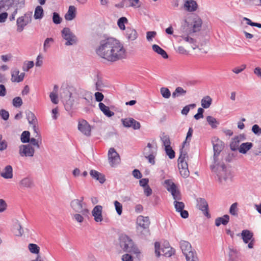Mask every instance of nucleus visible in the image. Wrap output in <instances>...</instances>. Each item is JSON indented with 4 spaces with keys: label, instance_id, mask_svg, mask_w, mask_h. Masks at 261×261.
<instances>
[{
    "label": "nucleus",
    "instance_id": "obj_39",
    "mask_svg": "<svg viewBox=\"0 0 261 261\" xmlns=\"http://www.w3.org/2000/svg\"><path fill=\"white\" fill-rule=\"evenodd\" d=\"M161 139L165 148L171 146L170 138L168 135H166L164 133L161 137Z\"/></svg>",
    "mask_w": 261,
    "mask_h": 261
},
{
    "label": "nucleus",
    "instance_id": "obj_42",
    "mask_svg": "<svg viewBox=\"0 0 261 261\" xmlns=\"http://www.w3.org/2000/svg\"><path fill=\"white\" fill-rule=\"evenodd\" d=\"M43 10L41 6H37L35 10L34 17L35 19H41L43 17Z\"/></svg>",
    "mask_w": 261,
    "mask_h": 261
},
{
    "label": "nucleus",
    "instance_id": "obj_57",
    "mask_svg": "<svg viewBox=\"0 0 261 261\" xmlns=\"http://www.w3.org/2000/svg\"><path fill=\"white\" fill-rule=\"evenodd\" d=\"M16 230L14 233L17 236H21L23 233V230L19 223H17L15 225Z\"/></svg>",
    "mask_w": 261,
    "mask_h": 261
},
{
    "label": "nucleus",
    "instance_id": "obj_38",
    "mask_svg": "<svg viewBox=\"0 0 261 261\" xmlns=\"http://www.w3.org/2000/svg\"><path fill=\"white\" fill-rule=\"evenodd\" d=\"M187 261H198L196 252L192 250L185 254Z\"/></svg>",
    "mask_w": 261,
    "mask_h": 261
},
{
    "label": "nucleus",
    "instance_id": "obj_20",
    "mask_svg": "<svg viewBox=\"0 0 261 261\" xmlns=\"http://www.w3.org/2000/svg\"><path fill=\"white\" fill-rule=\"evenodd\" d=\"M198 5L194 0H185L184 8L188 12H194L197 9Z\"/></svg>",
    "mask_w": 261,
    "mask_h": 261
},
{
    "label": "nucleus",
    "instance_id": "obj_28",
    "mask_svg": "<svg viewBox=\"0 0 261 261\" xmlns=\"http://www.w3.org/2000/svg\"><path fill=\"white\" fill-rule=\"evenodd\" d=\"M128 23V20L125 17L119 18L117 22V25L121 31H125L126 28L125 25Z\"/></svg>",
    "mask_w": 261,
    "mask_h": 261
},
{
    "label": "nucleus",
    "instance_id": "obj_46",
    "mask_svg": "<svg viewBox=\"0 0 261 261\" xmlns=\"http://www.w3.org/2000/svg\"><path fill=\"white\" fill-rule=\"evenodd\" d=\"M193 130L192 128L190 127L189 128L188 132L187 134L186 138L185 141L182 143V147H184L188 143V144H189V143L191 140V138L192 136Z\"/></svg>",
    "mask_w": 261,
    "mask_h": 261
},
{
    "label": "nucleus",
    "instance_id": "obj_16",
    "mask_svg": "<svg viewBox=\"0 0 261 261\" xmlns=\"http://www.w3.org/2000/svg\"><path fill=\"white\" fill-rule=\"evenodd\" d=\"M25 75L24 72L19 74V70L16 68H13L11 70V81L12 82L19 83L23 80Z\"/></svg>",
    "mask_w": 261,
    "mask_h": 261
},
{
    "label": "nucleus",
    "instance_id": "obj_5",
    "mask_svg": "<svg viewBox=\"0 0 261 261\" xmlns=\"http://www.w3.org/2000/svg\"><path fill=\"white\" fill-rule=\"evenodd\" d=\"M83 202V198H81L80 199H73L70 202V206L73 212L83 215H88L89 211Z\"/></svg>",
    "mask_w": 261,
    "mask_h": 261
},
{
    "label": "nucleus",
    "instance_id": "obj_59",
    "mask_svg": "<svg viewBox=\"0 0 261 261\" xmlns=\"http://www.w3.org/2000/svg\"><path fill=\"white\" fill-rule=\"evenodd\" d=\"M174 201L180 200L181 199V196L180 192L177 189V188L175 189L173 193H171Z\"/></svg>",
    "mask_w": 261,
    "mask_h": 261
},
{
    "label": "nucleus",
    "instance_id": "obj_36",
    "mask_svg": "<svg viewBox=\"0 0 261 261\" xmlns=\"http://www.w3.org/2000/svg\"><path fill=\"white\" fill-rule=\"evenodd\" d=\"M106 84L101 78L97 77V80L95 83V89L98 91H102L103 89L107 87Z\"/></svg>",
    "mask_w": 261,
    "mask_h": 261
},
{
    "label": "nucleus",
    "instance_id": "obj_14",
    "mask_svg": "<svg viewBox=\"0 0 261 261\" xmlns=\"http://www.w3.org/2000/svg\"><path fill=\"white\" fill-rule=\"evenodd\" d=\"M102 207L101 205H97L95 206L92 211V215L95 222H101L103 220L102 216Z\"/></svg>",
    "mask_w": 261,
    "mask_h": 261
},
{
    "label": "nucleus",
    "instance_id": "obj_64",
    "mask_svg": "<svg viewBox=\"0 0 261 261\" xmlns=\"http://www.w3.org/2000/svg\"><path fill=\"white\" fill-rule=\"evenodd\" d=\"M252 131L256 135L259 136L261 135V128H260L257 124H254L252 126Z\"/></svg>",
    "mask_w": 261,
    "mask_h": 261
},
{
    "label": "nucleus",
    "instance_id": "obj_25",
    "mask_svg": "<svg viewBox=\"0 0 261 261\" xmlns=\"http://www.w3.org/2000/svg\"><path fill=\"white\" fill-rule=\"evenodd\" d=\"M2 177L5 179H11L13 177V169L11 166L7 165L5 167L4 171L1 173Z\"/></svg>",
    "mask_w": 261,
    "mask_h": 261
},
{
    "label": "nucleus",
    "instance_id": "obj_60",
    "mask_svg": "<svg viewBox=\"0 0 261 261\" xmlns=\"http://www.w3.org/2000/svg\"><path fill=\"white\" fill-rule=\"evenodd\" d=\"M156 35L155 31H148L146 33V39L148 41H152L153 38Z\"/></svg>",
    "mask_w": 261,
    "mask_h": 261
},
{
    "label": "nucleus",
    "instance_id": "obj_12",
    "mask_svg": "<svg viewBox=\"0 0 261 261\" xmlns=\"http://www.w3.org/2000/svg\"><path fill=\"white\" fill-rule=\"evenodd\" d=\"M27 119L28 120L29 124L32 125L34 132L36 134V137L39 135L37 132V124L38 123L37 119L35 114L31 111H28L26 112Z\"/></svg>",
    "mask_w": 261,
    "mask_h": 261
},
{
    "label": "nucleus",
    "instance_id": "obj_35",
    "mask_svg": "<svg viewBox=\"0 0 261 261\" xmlns=\"http://www.w3.org/2000/svg\"><path fill=\"white\" fill-rule=\"evenodd\" d=\"M181 39L180 40V41H181V40H182L186 42H187L191 44V47L193 49H195L197 48H198V46L196 44V41L193 38L189 37V36H186V35L181 36Z\"/></svg>",
    "mask_w": 261,
    "mask_h": 261
},
{
    "label": "nucleus",
    "instance_id": "obj_3",
    "mask_svg": "<svg viewBox=\"0 0 261 261\" xmlns=\"http://www.w3.org/2000/svg\"><path fill=\"white\" fill-rule=\"evenodd\" d=\"M61 36L66 41L65 44L66 46L73 45L77 42L76 36L69 28H64L62 29Z\"/></svg>",
    "mask_w": 261,
    "mask_h": 261
},
{
    "label": "nucleus",
    "instance_id": "obj_43",
    "mask_svg": "<svg viewBox=\"0 0 261 261\" xmlns=\"http://www.w3.org/2000/svg\"><path fill=\"white\" fill-rule=\"evenodd\" d=\"M54 42V40L53 38H46L43 44V51L44 52H46L47 50L51 46V44H53Z\"/></svg>",
    "mask_w": 261,
    "mask_h": 261
},
{
    "label": "nucleus",
    "instance_id": "obj_29",
    "mask_svg": "<svg viewBox=\"0 0 261 261\" xmlns=\"http://www.w3.org/2000/svg\"><path fill=\"white\" fill-rule=\"evenodd\" d=\"M152 48L154 52L160 55L164 59H167L168 58L167 53L158 45L153 44L152 46Z\"/></svg>",
    "mask_w": 261,
    "mask_h": 261
},
{
    "label": "nucleus",
    "instance_id": "obj_4",
    "mask_svg": "<svg viewBox=\"0 0 261 261\" xmlns=\"http://www.w3.org/2000/svg\"><path fill=\"white\" fill-rule=\"evenodd\" d=\"M137 224L138 225L137 230L142 232L144 235L149 234V226L150 224L149 219L148 217L139 216L137 219Z\"/></svg>",
    "mask_w": 261,
    "mask_h": 261
},
{
    "label": "nucleus",
    "instance_id": "obj_21",
    "mask_svg": "<svg viewBox=\"0 0 261 261\" xmlns=\"http://www.w3.org/2000/svg\"><path fill=\"white\" fill-rule=\"evenodd\" d=\"M241 236L244 243L247 244L249 242L253 239V233L250 230L245 229L242 230L241 233L237 234L238 236Z\"/></svg>",
    "mask_w": 261,
    "mask_h": 261
},
{
    "label": "nucleus",
    "instance_id": "obj_61",
    "mask_svg": "<svg viewBox=\"0 0 261 261\" xmlns=\"http://www.w3.org/2000/svg\"><path fill=\"white\" fill-rule=\"evenodd\" d=\"M246 68L245 64H242L240 67H234L232 69V71L236 74H239L242 72Z\"/></svg>",
    "mask_w": 261,
    "mask_h": 261
},
{
    "label": "nucleus",
    "instance_id": "obj_51",
    "mask_svg": "<svg viewBox=\"0 0 261 261\" xmlns=\"http://www.w3.org/2000/svg\"><path fill=\"white\" fill-rule=\"evenodd\" d=\"M30 251L34 254H38L39 252V247L35 244H30L28 246Z\"/></svg>",
    "mask_w": 261,
    "mask_h": 261
},
{
    "label": "nucleus",
    "instance_id": "obj_17",
    "mask_svg": "<svg viewBox=\"0 0 261 261\" xmlns=\"http://www.w3.org/2000/svg\"><path fill=\"white\" fill-rule=\"evenodd\" d=\"M197 201L198 208L203 212L204 216L208 217L210 215L208 212V203L203 198H199L197 199Z\"/></svg>",
    "mask_w": 261,
    "mask_h": 261
},
{
    "label": "nucleus",
    "instance_id": "obj_27",
    "mask_svg": "<svg viewBox=\"0 0 261 261\" xmlns=\"http://www.w3.org/2000/svg\"><path fill=\"white\" fill-rule=\"evenodd\" d=\"M253 146L251 142H246L242 143L238 148L239 151L241 153L246 154Z\"/></svg>",
    "mask_w": 261,
    "mask_h": 261
},
{
    "label": "nucleus",
    "instance_id": "obj_44",
    "mask_svg": "<svg viewBox=\"0 0 261 261\" xmlns=\"http://www.w3.org/2000/svg\"><path fill=\"white\" fill-rule=\"evenodd\" d=\"M11 2V5L17 8H21L24 6L25 0H9Z\"/></svg>",
    "mask_w": 261,
    "mask_h": 261
},
{
    "label": "nucleus",
    "instance_id": "obj_48",
    "mask_svg": "<svg viewBox=\"0 0 261 261\" xmlns=\"http://www.w3.org/2000/svg\"><path fill=\"white\" fill-rule=\"evenodd\" d=\"M240 141L234 137L230 144V148L231 150L236 151L239 148Z\"/></svg>",
    "mask_w": 261,
    "mask_h": 261
},
{
    "label": "nucleus",
    "instance_id": "obj_56",
    "mask_svg": "<svg viewBox=\"0 0 261 261\" xmlns=\"http://www.w3.org/2000/svg\"><path fill=\"white\" fill-rule=\"evenodd\" d=\"M133 118H127L125 119H122L121 121L124 127H131V124L133 122Z\"/></svg>",
    "mask_w": 261,
    "mask_h": 261
},
{
    "label": "nucleus",
    "instance_id": "obj_13",
    "mask_svg": "<svg viewBox=\"0 0 261 261\" xmlns=\"http://www.w3.org/2000/svg\"><path fill=\"white\" fill-rule=\"evenodd\" d=\"M157 144L154 141L151 143H148L147 146L144 148L143 154L144 156L150 154H156Z\"/></svg>",
    "mask_w": 261,
    "mask_h": 261
},
{
    "label": "nucleus",
    "instance_id": "obj_62",
    "mask_svg": "<svg viewBox=\"0 0 261 261\" xmlns=\"http://www.w3.org/2000/svg\"><path fill=\"white\" fill-rule=\"evenodd\" d=\"M49 97L51 101L54 104H57L59 102L57 93L52 92L49 94Z\"/></svg>",
    "mask_w": 261,
    "mask_h": 261
},
{
    "label": "nucleus",
    "instance_id": "obj_10",
    "mask_svg": "<svg viewBox=\"0 0 261 261\" xmlns=\"http://www.w3.org/2000/svg\"><path fill=\"white\" fill-rule=\"evenodd\" d=\"M77 127L78 129L84 135L87 137L91 135V126L86 120L84 119L80 120Z\"/></svg>",
    "mask_w": 261,
    "mask_h": 261
},
{
    "label": "nucleus",
    "instance_id": "obj_26",
    "mask_svg": "<svg viewBox=\"0 0 261 261\" xmlns=\"http://www.w3.org/2000/svg\"><path fill=\"white\" fill-rule=\"evenodd\" d=\"M99 108L100 111L108 117H112L114 114V112L110 111L109 107L106 106L103 103L100 102L98 104Z\"/></svg>",
    "mask_w": 261,
    "mask_h": 261
},
{
    "label": "nucleus",
    "instance_id": "obj_31",
    "mask_svg": "<svg viewBox=\"0 0 261 261\" xmlns=\"http://www.w3.org/2000/svg\"><path fill=\"white\" fill-rule=\"evenodd\" d=\"M180 245L181 249L184 255L192 250L191 244L187 241H181L180 242Z\"/></svg>",
    "mask_w": 261,
    "mask_h": 261
},
{
    "label": "nucleus",
    "instance_id": "obj_45",
    "mask_svg": "<svg viewBox=\"0 0 261 261\" xmlns=\"http://www.w3.org/2000/svg\"><path fill=\"white\" fill-rule=\"evenodd\" d=\"M88 215L76 213L72 215V218L77 222L81 223L84 221V217H87Z\"/></svg>",
    "mask_w": 261,
    "mask_h": 261
},
{
    "label": "nucleus",
    "instance_id": "obj_52",
    "mask_svg": "<svg viewBox=\"0 0 261 261\" xmlns=\"http://www.w3.org/2000/svg\"><path fill=\"white\" fill-rule=\"evenodd\" d=\"M238 203L237 202L233 203L230 207L229 213L231 215L237 216H238Z\"/></svg>",
    "mask_w": 261,
    "mask_h": 261
},
{
    "label": "nucleus",
    "instance_id": "obj_58",
    "mask_svg": "<svg viewBox=\"0 0 261 261\" xmlns=\"http://www.w3.org/2000/svg\"><path fill=\"white\" fill-rule=\"evenodd\" d=\"M195 107H196V104H195V103L190 104L189 105H187V106H185V107H184V108L181 110V114L182 115H187L188 114V113H189L190 108H191L192 109H193Z\"/></svg>",
    "mask_w": 261,
    "mask_h": 261
},
{
    "label": "nucleus",
    "instance_id": "obj_40",
    "mask_svg": "<svg viewBox=\"0 0 261 261\" xmlns=\"http://www.w3.org/2000/svg\"><path fill=\"white\" fill-rule=\"evenodd\" d=\"M206 120L208 123L213 128H216L217 125L219 124V122L216 120V119L211 116H208L206 117Z\"/></svg>",
    "mask_w": 261,
    "mask_h": 261
},
{
    "label": "nucleus",
    "instance_id": "obj_30",
    "mask_svg": "<svg viewBox=\"0 0 261 261\" xmlns=\"http://www.w3.org/2000/svg\"><path fill=\"white\" fill-rule=\"evenodd\" d=\"M229 220V216L228 215H225L222 217L217 218L215 220V225L217 226H219L221 224L225 225L228 223Z\"/></svg>",
    "mask_w": 261,
    "mask_h": 261
},
{
    "label": "nucleus",
    "instance_id": "obj_8",
    "mask_svg": "<svg viewBox=\"0 0 261 261\" xmlns=\"http://www.w3.org/2000/svg\"><path fill=\"white\" fill-rule=\"evenodd\" d=\"M32 21L31 14H25L23 16L19 17L17 18V31L21 32L24 29V28Z\"/></svg>",
    "mask_w": 261,
    "mask_h": 261
},
{
    "label": "nucleus",
    "instance_id": "obj_33",
    "mask_svg": "<svg viewBox=\"0 0 261 261\" xmlns=\"http://www.w3.org/2000/svg\"><path fill=\"white\" fill-rule=\"evenodd\" d=\"M164 185L166 189L170 193H173L176 188L175 184L170 179L165 180Z\"/></svg>",
    "mask_w": 261,
    "mask_h": 261
},
{
    "label": "nucleus",
    "instance_id": "obj_37",
    "mask_svg": "<svg viewBox=\"0 0 261 261\" xmlns=\"http://www.w3.org/2000/svg\"><path fill=\"white\" fill-rule=\"evenodd\" d=\"M187 93L186 90H184L181 87H177L174 91L172 93V96L173 98L178 97L181 96H185Z\"/></svg>",
    "mask_w": 261,
    "mask_h": 261
},
{
    "label": "nucleus",
    "instance_id": "obj_49",
    "mask_svg": "<svg viewBox=\"0 0 261 261\" xmlns=\"http://www.w3.org/2000/svg\"><path fill=\"white\" fill-rule=\"evenodd\" d=\"M30 132L28 131H24L21 135V141L23 143H28L30 142Z\"/></svg>",
    "mask_w": 261,
    "mask_h": 261
},
{
    "label": "nucleus",
    "instance_id": "obj_2",
    "mask_svg": "<svg viewBox=\"0 0 261 261\" xmlns=\"http://www.w3.org/2000/svg\"><path fill=\"white\" fill-rule=\"evenodd\" d=\"M119 245L124 252L139 254L140 252L133 241L127 235L121 234L119 237Z\"/></svg>",
    "mask_w": 261,
    "mask_h": 261
},
{
    "label": "nucleus",
    "instance_id": "obj_23",
    "mask_svg": "<svg viewBox=\"0 0 261 261\" xmlns=\"http://www.w3.org/2000/svg\"><path fill=\"white\" fill-rule=\"evenodd\" d=\"M19 185L21 189H29L33 187L34 182L32 178L30 177H25L20 181Z\"/></svg>",
    "mask_w": 261,
    "mask_h": 261
},
{
    "label": "nucleus",
    "instance_id": "obj_22",
    "mask_svg": "<svg viewBox=\"0 0 261 261\" xmlns=\"http://www.w3.org/2000/svg\"><path fill=\"white\" fill-rule=\"evenodd\" d=\"M89 174L92 178L98 181L100 184L104 183L106 180L105 175L95 170H91Z\"/></svg>",
    "mask_w": 261,
    "mask_h": 261
},
{
    "label": "nucleus",
    "instance_id": "obj_15",
    "mask_svg": "<svg viewBox=\"0 0 261 261\" xmlns=\"http://www.w3.org/2000/svg\"><path fill=\"white\" fill-rule=\"evenodd\" d=\"M80 98L83 100L82 103L86 106H90L93 101L92 93L87 91L81 92Z\"/></svg>",
    "mask_w": 261,
    "mask_h": 261
},
{
    "label": "nucleus",
    "instance_id": "obj_1",
    "mask_svg": "<svg viewBox=\"0 0 261 261\" xmlns=\"http://www.w3.org/2000/svg\"><path fill=\"white\" fill-rule=\"evenodd\" d=\"M96 54L108 61H114V38H107L101 40L96 49Z\"/></svg>",
    "mask_w": 261,
    "mask_h": 261
},
{
    "label": "nucleus",
    "instance_id": "obj_55",
    "mask_svg": "<svg viewBox=\"0 0 261 261\" xmlns=\"http://www.w3.org/2000/svg\"><path fill=\"white\" fill-rule=\"evenodd\" d=\"M165 150L166 154L170 159H172L175 158V152L172 149L171 146L165 148Z\"/></svg>",
    "mask_w": 261,
    "mask_h": 261
},
{
    "label": "nucleus",
    "instance_id": "obj_54",
    "mask_svg": "<svg viewBox=\"0 0 261 261\" xmlns=\"http://www.w3.org/2000/svg\"><path fill=\"white\" fill-rule=\"evenodd\" d=\"M53 21L55 24H59L62 22V18L57 12H54L53 14Z\"/></svg>",
    "mask_w": 261,
    "mask_h": 261
},
{
    "label": "nucleus",
    "instance_id": "obj_6",
    "mask_svg": "<svg viewBox=\"0 0 261 261\" xmlns=\"http://www.w3.org/2000/svg\"><path fill=\"white\" fill-rule=\"evenodd\" d=\"M155 253L156 256L159 257L161 255H163L166 257H170L174 253V250L172 247L169 246L167 243L166 246L161 248L162 253L160 251V244L159 242H155L154 244Z\"/></svg>",
    "mask_w": 261,
    "mask_h": 261
},
{
    "label": "nucleus",
    "instance_id": "obj_24",
    "mask_svg": "<svg viewBox=\"0 0 261 261\" xmlns=\"http://www.w3.org/2000/svg\"><path fill=\"white\" fill-rule=\"evenodd\" d=\"M76 8L74 6H70L67 12L65 15V19L67 21L73 20L76 16Z\"/></svg>",
    "mask_w": 261,
    "mask_h": 261
},
{
    "label": "nucleus",
    "instance_id": "obj_53",
    "mask_svg": "<svg viewBox=\"0 0 261 261\" xmlns=\"http://www.w3.org/2000/svg\"><path fill=\"white\" fill-rule=\"evenodd\" d=\"M13 105L15 108H19L22 105V100L21 97H16L12 100Z\"/></svg>",
    "mask_w": 261,
    "mask_h": 261
},
{
    "label": "nucleus",
    "instance_id": "obj_9",
    "mask_svg": "<svg viewBox=\"0 0 261 261\" xmlns=\"http://www.w3.org/2000/svg\"><path fill=\"white\" fill-rule=\"evenodd\" d=\"M126 58V53L122 44L115 39V61Z\"/></svg>",
    "mask_w": 261,
    "mask_h": 261
},
{
    "label": "nucleus",
    "instance_id": "obj_11",
    "mask_svg": "<svg viewBox=\"0 0 261 261\" xmlns=\"http://www.w3.org/2000/svg\"><path fill=\"white\" fill-rule=\"evenodd\" d=\"M34 152V149L30 145H21L19 147V153L21 156L32 157Z\"/></svg>",
    "mask_w": 261,
    "mask_h": 261
},
{
    "label": "nucleus",
    "instance_id": "obj_41",
    "mask_svg": "<svg viewBox=\"0 0 261 261\" xmlns=\"http://www.w3.org/2000/svg\"><path fill=\"white\" fill-rule=\"evenodd\" d=\"M114 148L111 147L109 149L108 153V160L112 167L114 166Z\"/></svg>",
    "mask_w": 261,
    "mask_h": 261
},
{
    "label": "nucleus",
    "instance_id": "obj_7",
    "mask_svg": "<svg viewBox=\"0 0 261 261\" xmlns=\"http://www.w3.org/2000/svg\"><path fill=\"white\" fill-rule=\"evenodd\" d=\"M217 170V176L220 183L222 184L223 181H226L227 179H231L232 175L230 171L226 169L224 164L218 166Z\"/></svg>",
    "mask_w": 261,
    "mask_h": 261
},
{
    "label": "nucleus",
    "instance_id": "obj_34",
    "mask_svg": "<svg viewBox=\"0 0 261 261\" xmlns=\"http://www.w3.org/2000/svg\"><path fill=\"white\" fill-rule=\"evenodd\" d=\"M212 103V99L210 96L203 97L201 100V106L204 109L208 108Z\"/></svg>",
    "mask_w": 261,
    "mask_h": 261
},
{
    "label": "nucleus",
    "instance_id": "obj_32",
    "mask_svg": "<svg viewBox=\"0 0 261 261\" xmlns=\"http://www.w3.org/2000/svg\"><path fill=\"white\" fill-rule=\"evenodd\" d=\"M202 25V20L199 18H195L192 24V32L193 33L198 32L200 30Z\"/></svg>",
    "mask_w": 261,
    "mask_h": 261
},
{
    "label": "nucleus",
    "instance_id": "obj_50",
    "mask_svg": "<svg viewBox=\"0 0 261 261\" xmlns=\"http://www.w3.org/2000/svg\"><path fill=\"white\" fill-rule=\"evenodd\" d=\"M174 205L176 211L178 212L184 210L185 207V204L182 202H180L179 200L174 201Z\"/></svg>",
    "mask_w": 261,
    "mask_h": 261
},
{
    "label": "nucleus",
    "instance_id": "obj_63",
    "mask_svg": "<svg viewBox=\"0 0 261 261\" xmlns=\"http://www.w3.org/2000/svg\"><path fill=\"white\" fill-rule=\"evenodd\" d=\"M188 157L187 152L186 150H184V147L180 149V156L178 158V161H185V159Z\"/></svg>",
    "mask_w": 261,
    "mask_h": 261
},
{
    "label": "nucleus",
    "instance_id": "obj_47",
    "mask_svg": "<svg viewBox=\"0 0 261 261\" xmlns=\"http://www.w3.org/2000/svg\"><path fill=\"white\" fill-rule=\"evenodd\" d=\"M160 92L162 96L166 99L169 98L171 96V92L168 88L166 87H162L160 89Z\"/></svg>",
    "mask_w": 261,
    "mask_h": 261
},
{
    "label": "nucleus",
    "instance_id": "obj_18",
    "mask_svg": "<svg viewBox=\"0 0 261 261\" xmlns=\"http://www.w3.org/2000/svg\"><path fill=\"white\" fill-rule=\"evenodd\" d=\"M124 33L126 38L129 41H134L138 37V33L136 30L131 27H127Z\"/></svg>",
    "mask_w": 261,
    "mask_h": 261
},
{
    "label": "nucleus",
    "instance_id": "obj_19",
    "mask_svg": "<svg viewBox=\"0 0 261 261\" xmlns=\"http://www.w3.org/2000/svg\"><path fill=\"white\" fill-rule=\"evenodd\" d=\"M217 142L216 143H214L213 142V149H214V163H216L217 162V159L219 156L220 153L223 149V145L222 144V142L219 140L218 138L216 139Z\"/></svg>",
    "mask_w": 261,
    "mask_h": 261
}]
</instances>
